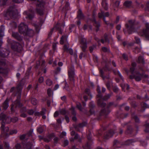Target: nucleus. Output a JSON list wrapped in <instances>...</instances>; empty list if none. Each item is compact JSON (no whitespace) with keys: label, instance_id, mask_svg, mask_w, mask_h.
<instances>
[{"label":"nucleus","instance_id":"53","mask_svg":"<svg viewBox=\"0 0 149 149\" xmlns=\"http://www.w3.org/2000/svg\"><path fill=\"white\" fill-rule=\"evenodd\" d=\"M134 51L136 53H138L140 52V49L137 47H136L135 48Z\"/></svg>","mask_w":149,"mask_h":149},{"label":"nucleus","instance_id":"62","mask_svg":"<svg viewBox=\"0 0 149 149\" xmlns=\"http://www.w3.org/2000/svg\"><path fill=\"white\" fill-rule=\"evenodd\" d=\"M85 92L88 95H89L90 93V90L89 89L86 88L85 90Z\"/></svg>","mask_w":149,"mask_h":149},{"label":"nucleus","instance_id":"39","mask_svg":"<svg viewBox=\"0 0 149 149\" xmlns=\"http://www.w3.org/2000/svg\"><path fill=\"white\" fill-rule=\"evenodd\" d=\"M102 50L104 52H108L109 51V48L105 47H103L102 48Z\"/></svg>","mask_w":149,"mask_h":149},{"label":"nucleus","instance_id":"21","mask_svg":"<svg viewBox=\"0 0 149 149\" xmlns=\"http://www.w3.org/2000/svg\"><path fill=\"white\" fill-rule=\"evenodd\" d=\"M93 21L94 22V25L96 27V31H97L99 30V27L100 26V24L96 22L95 19H94Z\"/></svg>","mask_w":149,"mask_h":149},{"label":"nucleus","instance_id":"40","mask_svg":"<svg viewBox=\"0 0 149 149\" xmlns=\"http://www.w3.org/2000/svg\"><path fill=\"white\" fill-rule=\"evenodd\" d=\"M52 83V81L49 79H47L46 81V84L47 85L51 86Z\"/></svg>","mask_w":149,"mask_h":149},{"label":"nucleus","instance_id":"46","mask_svg":"<svg viewBox=\"0 0 149 149\" xmlns=\"http://www.w3.org/2000/svg\"><path fill=\"white\" fill-rule=\"evenodd\" d=\"M120 2L119 1H117L116 2L114 5V6L115 7H118L120 4Z\"/></svg>","mask_w":149,"mask_h":149},{"label":"nucleus","instance_id":"10","mask_svg":"<svg viewBox=\"0 0 149 149\" xmlns=\"http://www.w3.org/2000/svg\"><path fill=\"white\" fill-rule=\"evenodd\" d=\"M67 52H69L70 54L72 55L73 57L74 58L75 62H77L76 60L77 58V55L76 52H74L73 53V50L72 49L70 48L68 49Z\"/></svg>","mask_w":149,"mask_h":149},{"label":"nucleus","instance_id":"49","mask_svg":"<svg viewBox=\"0 0 149 149\" xmlns=\"http://www.w3.org/2000/svg\"><path fill=\"white\" fill-rule=\"evenodd\" d=\"M13 1L16 3H22L23 0H13Z\"/></svg>","mask_w":149,"mask_h":149},{"label":"nucleus","instance_id":"30","mask_svg":"<svg viewBox=\"0 0 149 149\" xmlns=\"http://www.w3.org/2000/svg\"><path fill=\"white\" fill-rule=\"evenodd\" d=\"M108 70V68L107 67V66H106L105 67L103 68V70H100V72L101 73V75H102V77H103L104 78H105V77H103V74L104 73V70Z\"/></svg>","mask_w":149,"mask_h":149},{"label":"nucleus","instance_id":"2","mask_svg":"<svg viewBox=\"0 0 149 149\" xmlns=\"http://www.w3.org/2000/svg\"><path fill=\"white\" fill-rule=\"evenodd\" d=\"M134 21L132 20H130L128 22V24L125 25L127 29L129 34L135 31V29L134 27Z\"/></svg>","mask_w":149,"mask_h":149},{"label":"nucleus","instance_id":"26","mask_svg":"<svg viewBox=\"0 0 149 149\" xmlns=\"http://www.w3.org/2000/svg\"><path fill=\"white\" fill-rule=\"evenodd\" d=\"M99 17L100 18H101L102 17H103V20L105 22L106 24H107V22H106L105 19V18H104V12L103 11H101V13H99Z\"/></svg>","mask_w":149,"mask_h":149},{"label":"nucleus","instance_id":"48","mask_svg":"<svg viewBox=\"0 0 149 149\" xmlns=\"http://www.w3.org/2000/svg\"><path fill=\"white\" fill-rule=\"evenodd\" d=\"M86 125V123L85 122H84L79 125V126L80 127H82L85 126Z\"/></svg>","mask_w":149,"mask_h":149},{"label":"nucleus","instance_id":"34","mask_svg":"<svg viewBox=\"0 0 149 149\" xmlns=\"http://www.w3.org/2000/svg\"><path fill=\"white\" fill-rule=\"evenodd\" d=\"M69 44L68 43H66V44H65L63 47V49L64 51H65L68 52V50L69 49Z\"/></svg>","mask_w":149,"mask_h":149},{"label":"nucleus","instance_id":"54","mask_svg":"<svg viewBox=\"0 0 149 149\" xmlns=\"http://www.w3.org/2000/svg\"><path fill=\"white\" fill-rule=\"evenodd\" d=\"M77 106L78 108L81 111H82V109L81 107V105L79 103L77 104Z\"/></svg>","mask_w":149,"mask_h":149},{"label":"nucleus","instance_id":"33","mask_svg":"<svg viewBox=\"0 0 149 149\" xmlns=\"http://www.w3.org/2000/svg\"><path fill=\"white\" fill-rule=\"evenodd\" d=\"M110 112V111L109 109L106 110L105 109H103L102 111V113L106 115L108 114Z\"/></svg>","mask_w":149,"mask_h":149},{"label":"nucleus","instance_id":"55","mask_svg":"<svg viewBox=\"0 0 149 149\" xmlns=\"http://www.w3.org/2000/svg\"><path fill=\"white\" fill-rule=\"evenodd\" d=\"M59 112L60 113L63 114H64L65 113V110L64 109H60L59 110Z\"/></svg>","mask_w":149,"mask_h":149},{"label":"nucleus","instance_id":"28","mask_svg":"<svg viewBox=\"0 0 149 149\" xmlns=\"http://www.w3.org/2000/svg\"><path fill=\"white\" fill-rule=\"evenodd\" d=\"M138 61L139 63H144V60L143 57L142 56H139L138 59Z\"/></svg>","mask_w":149,"mask_h":149},{"label":"nucleus","instance_id":"5","mask_svg":"<svg viewBox=\"0 0 149 149\" xmlns=\"http://www.w3.org/2000/svg\"><path fill=\"white\" fill-rule=\"evenodd\" d=\"M28 26L24 24V23H22L19 25L18 28L19 32L20 33L24 34L26 31L27 29Z\"/></svg>","mask_w":149,"mask_h":149},{"label":"nucleus","instance_id":"19","mask_svg":"<svg viewBox=\"0 0 149 149\" xmlns=\"http://www.w3.org/2000/svg\"><path fill=\"white\" fill-rule=\"evenodd\" d=\"M4 26L3 25H2L0 27V36L2 37L4 36Z\"/></svg>","mask_w":149,"mask_h":149},{"label":"nucleus","instance_id":"11","mask_svg":"<svg viewBox=\"0 0 149 149\" xmlns=\"http://www.w3.org/2000/svg\"><path fill=\"white\" fill-rule=\"evenodd\" d=\"M68 36L67 35H63L61 38L60 43L61 44L67 43Z\"/></svg>","mask_w":149,"mask_h":149},{"label":"nucleus","instance_id":"42","mask_svg":"<svg viewBox=\"0 0 149 149\" xmlns=\"http://www.w3.org/2000/svg\"><path fill=\"white\" fill-rule=\"evenodd\" d=\"M146 129L145 130V131L146 132H148L149 131V124L147 123L145 125Z\"/></svg>","mask_w":149,"mask_h":149},{"label":"nucleus","instance_id":"24","mask_svg":"<svg viewBox=\"0 0 149 149\" xmlns=\"http://www.w3.org/2000/svg\"><path fill=\"white\" fill-rule=\"evenodd\" d=\"M1 129L2 130L3 132H7L8 130V127H5L4 124L2 123V126L1 127Z\"/></svg>","mask_w":149,"mask_h":149},{"label":"nucleus","instance_id":"51","mask_svg":"<svg viewBox=\"0 0 149 149\" xmlns=\"http://www.w3.org/2000/svg\"><path fill=\"white\" fill-rule=\"evenodd\" d=\"M113 90L114 92H117L119 90L118 88L116 86H114L113 87Z\"/></svg>","mask_w":149,"mask_h":149},{"label":"nucleus","instance_id":"4","mask_svg":"<svg viewBox=\"0 0 149 149\" xmlns=\"http://www.w3.org/2000/svg\"><path fill=\"white\" fill-rule=\"evenodd\" d=\"M24 14L25 15L26 18H28L30 19H31L34 17V12L31 10L25 11L24 13Z\"/></svg>","mask_w":149,"mask_h":149},{"label":"nucleus","instance_id":"1","mask_svg":"<svg viewBox=\"0 0 149 149\" xmlns=\"http://www.w3.org/2000/svg\"><path fill=\"white\" fill-rule=\"evenodd\" d=\"M18 11L15 7H10L6 11L5 16L6 17L12 18L17 15Z\"/></svg>","mask_w":149,"mask_h":149},{"label":"nucleus","instance_id":"8","mask_svg":"<svg viewBox=\"0 0 149 149\" xmlns=\"http://www.w3.org/2000/svg\"><path fill=\"white\" fill-rule=\"evenodd\" d=\"M142 77L143 76L139 73H137L135 76L132 75L130 76V79H132L134 78L135 80L137 81H140Z\"/></svg>","mask_w":149,"mask_h":149},{"label":"nucleus","instance_id":"14","mask_svg":"<svg viewBox=\"0 0 149 149\" xmlns=\"http://www.w3.org/2000/svg\"><path fill=\"white\" fill-rule=\"evenodd\" d=\"M12 35L13 37L19 40L20 41L22 40L21 37L17 32H13Z\"/></svg>","mask_w":149,"mask_h":149},{"label":"nucleus","instance_id":"12","mask_svg":"<svg viewBox=\"0 0 149 149\" xmlns=\"http://www.w3.org/2000/svg\"><path fill=\"white\" fill-rule=\"evenodd\" d=\"M22 145L23 146V149H32V145L30 143H28L25 144L22 143Z\"/></svg>","mask_w":149,"mask_h":149},{"label":"nucleus","instance_id":"56","mask_svg":"<svg viewBox=\"0 0 149 149\" xmlns=\"http://www.w3.org/2000/svg\"><path fill=\"white\" fill-rule=\"evenodd\" d=\"M135 39L136 42L137 43H139L140 42V40L139 38L136 37H135Z\"/></svg>","mask_w":149,"mask_h":149},{"label":"nucleus","instance_id":"13","mask_svg":"<svg viewBox=\"0 0 149 149\" xmlns=\"http://www.w3.org/2000/svg\"><path fill=\"white\" fill-rule=\"evenodd\" d=\"M34 33V32L33 30L31 29H29L28 28L24 34H26L30 36H31L33 35Z\"/></svg>","mask_w":149,"mask_h":149},{"label":"nucleus","instance_id":"61","mask_svg":"<svg viewBox=\"0 0 149 149\" xmlns=\"http://www.w3.org/2000/svg\"><path fill=\"white\" fill-rule=\"evenodd\" d=\"M38 80L40 83H42L44 81V78L42 77H41L39 78Z\"/></svg>","mask_w":149,"mask_h":149},{"label":"nucleus","instance_id":"18","mask_svg":"<svg viewBox=\"0 0 149 149\" xmlns=\"http://www.w3.org/2000/svg\"><path fill=\"white\" fill-rule=\"evenodd\" d=\"M14 104V106L16 107H21L22 106V104L20 103L19 99H18L16 101H15Z\"/></svg>","mask_w":149,"mask_h":149},{"label":"nucleus","instance_id":"29","mask_svg":"<svg viewBox=\"0 0 149 149\" xmlns=\"http://www.w3.org/2000/svg\"><path fill=\"white\" fill-rule=\"evenodd\" d=\"M112 85V83L110 81H108L106 84L107 87L108 89L110 90L111 86Z\"/></svg>","mask_w":149,"mask_h":149},{"label":"nucleus","instance_id":"57","mask_svg":"<svg viewBox=\"0 0 149 149\" xmlns=\"http://www.w3.org/2000/svg\"><path fill=\"white\" fill-rule=\"evenodd\" d=\"M124 86H121L123 89L124 88H126V89H127L128 90V89H129V86L127 84H125L124 85Z\"/></svg>","mask_w":149,"mask_h":149},{"label":"nucleus","instance_id":"52","mask_svg":"<svg viewBox=\"0 0 149 149\" xmlns=\"http://www.w3.org/2000/svg\"><path fill=\"white\" fill-rule=\"evenodd\" d=\"M46 109L45 108H42V111L40 112V114L41 115H44L45 113Z\"/></svg>","mask_w":149,"mask_h":149},{"label":"nucleus","instance_id":"3","mask_svg":"<svg viewBox=\"0 0 149 149\" xmlns=\"http://www.w3.org/2000/svg\"><path fill=\"white\" fill-rule=\"evenodd\" d=\"M146 29L143 30L142 32L140 33V35L141 36H144L147 39L149 40V35L148 33L149 32V26L148 23L146 24Z\"/></svg>","mask_w":149,"mask_h":149},{"label":"nucleus","instance_id":"7","mask_svg":"<svg viewBox=\"0 0 149 149\" xmlns=\"http://www.w3.org/2000/svg\"><path fill=\"white\" fill-rule=\"evenodd\" d=\"M81 47L82 50L85 52L87 48L86 40L84 38H82L81 41Z\"/></svg>","mask_w":149,"mask_h":149},{"label":"nucleus","instance_id":"59","mask_svg":"<svg viewBox=\"0 0 149 149\" xmlns=\"http://www.w3.org/2000/svg\"><path fill=\"white\" fill-rule=\"evenodd\" d=\"M17 132V130H12L10 132V134H16Z\"/></svg>","mask_w":149,"mask_h":149},{"label":"nucleus","instance_id":"58","mask_svg":"<svg viewBox=\"0 0 149 149\" xmlns=\"http://www.w3.org/2000/svg\"><path fill=\"white\" fill-rule=\"evenodd\" d=\"M68 141L67 140H65L64 141L63 145L64 146H66L68 145Z\"/></svg>","mask_w":149,"mask_h":149},{"label":"nucleus","instance_id":"9","mask_svg":"<svg viewBox=\"0 0 149 149\" xmlns=\"http://www.w3.org/2000/svg\"><path fill=\"white\" fill-rule=\"evenodd\" d=\"M3 65V63L0 62V73L3 75H6L8 73V70L6 68H3L1 67Z\"/></svg>","mask_w":149,"mask_h":149},{"label":"nucleus","instance_id":"45","mask_svg":"<svg viewBox=\"0 0 149 149\" xmlns=\"http://www.w3.org/2000/svg\"><path fill=\"white\" fill-rule=\"evenodd\" d=\"M18 120V118L17 117H14L11 118V121L13 123H15Z\"/></svg>","mask_w":149,"mask_h":149},{"label":"nucleus","instance_id":"35","mask_svg":"<svg viewBox=\"0 0 149 149\" xmlns=\"http://www.w3.org/2000/svg\"><path fill=\"white\" fill-rule=\"evenodd\" d=\"M15 148L16 149H20L21 148H23V146L22 145V144H20L17 143L15 145Z\"/></svg>","mask_w":149,"mask_h":149},{"label":"nucleus","instance_id":"37","mask_svg":"<svg viewBox=\"0 0 149 149\" xmlns=\"http://www.w3.org/2000/svg\"><path fill=\"white\" fill-rule=\"evenodd\" d=\"M7 0H0V6L5 5Z\"/></svg>","mask_w":149,"mask_h":149},{"label":"nucleus","instance_id":"64","mask_svg":"<svg viewBox=\"0 0 149 149\" xmlns=\"http://www.w3.org/2000/svg\"><path fill=\"white\" fill-rule=\"evenodd\" d=\"M123 58L125 60H128L127 56L125 54H123Z\"/></svg>","mask_w":149,"mask_h":149},{"label":"nucleus","instance_id":"17","mask_svg":"<svg viewBox=\"0 0 149 149\" xmlns=\"http://www.w3.org/2000/svg\"><path fill=\"white\" fill-rule=\"evenodd\" d=\"M43 22H40V23H38L36 24H35L34 26L36 28V30L37 32H38L40 29V28Z\"/></svg>","mask_w":149,"mask_h":149},{"label":"nucleus","instance_id":"50","mask_svg":"<svg viewBox=\"0 0 149 149\" xmlns=\"http://www.w3.org/2000/svg\"><path fill=\"white\" fill-rule=\"evenodd\" d=\"M95 48V46L94 45H93L89 47L90 51L91 52H92L93 50Z\"/></svg>","mask_w":149,"mask_h":149},{"label":"nucleus","instance_id":"16","mask_svg":"<svg viewBox=\"0 0 149 149\" xmlns=\"http://www.w3.org/2000/svg\"><path fill=\"white\" fill-rule=\"evenodd\" d=\"M114 134V132L113 130H111L109 132L106 134L104 136V138L106 139H109L110 137H111Z\"/></svg>","mask_w":149,"mask_h":149},{"label":"nucleus","instance_id":"23","mask_svg":"<svg viewBox=\"0 0 149 149\" xmlns=\"http://www.w3.org/2000/svg\"><path fill=\"white\" fill-rule=\"evenodd\" d=\"M8 26L10 27L13 28H16L17 27V24L15 22H13L10 23Z\"/></svg>","mask_w":149,"mask_h":149},{"label":"nucleus","instance_id":"31","mask_svg":"<svg viewBox=\"0 0 149 149\" xmlns=\"http://www.w3.org/2000/svg\"><path fill=\"white\" fill-rule=\"evenodd\" d=\"M52 134H50L49 136L48 137L49 139L45 138L44 139V141L45 142H49L50 141V140L52 139Z\"/></svg>","mask_w":149,"mask_h":149},{"label":"nucleus","instance_id":"47","mask_svg":"<svg viewBox=\"0 0 149 149\" xmlns=\"http://www.w3.org/2000/svg\"><path fill=\"white\" fill-rule=\"evenodd\" d=\"M34 112V111L32 109L29 110L27 111L28 113L30 115H32Z\"/></svg>","mask_w":149,"mask_h":149},{"label":"nucleus","instance_id":"60","mask_svg":"<svg viewBox=\"0 0 149 149\" xmlns=\"http://www.w3.org/2000/svg\"><path fill=\"white\" fill-rule=\"evenodd\" d=\"M60 113L59 111H56L54 113V117H57V116H58V115H59V114Z\"/></svg>","mask_w":149,"mask_h":149},{"label":"nucleus","instance_id":"36","mask_svg":"<svg viewBox=\"0 0 149 149\" xmlns=\"http://www.w3.org/2000/svg\"><path fill=\"white\" fill-rule=\"evenodd\" d=\"M47 93L49 96H51L52 95L53 92L51 89L49 88L47 89Z\"/></svg>","mask_w":149,"mask_h":149},{"label":"nucleus","instance_id":"63","mask_svg":"<svg viewBox=\"0 0 149 149\" xmlns=\"http://www.w3.org/2000/svg\"><path fill=\"white\" fill-rule=\"evenodd\" d=\"M26 135L25 134H23L20 135V139L22 140L24 139L25 138Z\"/></svg>","mask_w":149,"mask_h":149},{"label":"nucleus","instance_id":"22","mask_svg":"<svg viewBox=\"0 0 149 149\" xmlns=\"http://www.w3.org/2000/svg\"><path fill=\"white\" fill-rule=\"evenodd\" d=\"M105 0H102V5L103 7L104 8V9L107 10L108 8V5L107 3L105 2Z\"/></svg>","mask_w":149,"mask_h":149},{"label":"nucleus","instance_id":"25","mask_svg":"<svg viewBox=\"0 0 149 149\" xmlns=\"http://www.w3.org/2000/svg\"><path fill=\"white\" fill-rule=\"evenodd\" d=\"M84 16L82 14L81 11L80 10H79L77 15L78 18L79 19H82L84 18Z\"/></svg>","mask_w":149,"mask_h":149},{"label":"nucleus","instance_id":"43","mask_svg":"<svg viewBox=\"0 0 149 149\" xmlns=\"http://www.w3.org/2000/svg\"><path fill=\"white\" fill-rule=\"evenodd\" d=\"M37 130L38 132L39 133H42L44 131V130L42 127H39L37 129Z\"/></svg>","mask_w":149,"mask_h":149},{"label":"nucleus","instance_id":"32","mask_svg":"<svg viewBox=\"0 0 149 149\" xmlns=\"http://www.w3.org/2000/svg\"><path fill=\"white\" fill-rule=\"evenodd\" d=\"M97 91L99 93L97 95V97L99 98H101V97L102 96L100 94V88L99 86H98L97 87Z\"/></svg>","mask_w":149,"mask_h":149},{"label":"nucleus","instance_id":"6","mask_svg":"<svg viewBox=\"0 0 149 149\" xmlns=\"http://www.w3.org/2000/svg\"><path fill=\"white\" fill-rule=\"evenodd\" d=\"M68 74L70 79L71 80H73L75 76V74L74 67L73 66H71L69 68L68 70Z\"/></svg>","mask_w":149,"mask_h":149},{"label":"nucleus","instance_id":"38","mask_svg":"<svg viewBox=\"0 0 149 149\" xmlns=\"http://www.w3.org/2000/svg\"><path fill=\"white\" fill-rule=\"evenodd\" d=\"M100 99H99L98 100V104L100 106L102 107H104L106 105V104L105 103H104V102L103 103H101L100 102Z\"/></svg>","mask_w":149,"mask_h":149},{"label":"nucleus","instance_id":"44","mask_svg":"<svg viewBox=\"0 0 149 149\" xmlns=\"http://www.w3.org/2000/svg\"><path fill=\"white\" fill-rule=\"evenodd\" d=\"M112 93H111L110 94H108L107 95L105 96L104 97V100H106L109 98L112 95Z\"/></svg>","mask_w":149,"mask_h":149},{"label":"nucleus","instance_id":"41","mask_svg":"<svg viewBox=\"0 0 149 149\" xmlns=\"http://www.w3.org/2000/svg\"><path fill=\"white\" fill-rule=\"evenodd\" d=\"M60 26V28H63L64 27L65 25L63 24L61 25L59 23H57L56 27L57 28L59 29L60 28L58 26Z\"/></svg>","mask_w":149,"mask_h":149},{"label":"nucleus","instance_id":"27","mask_svg":"<svg viewBox=\"0 0 149 149\" xmlns=\"http://www.w3.org/2000/svg\"><path fill=\"white\" fill-rule=\"evenodd\" d=\"M31 103L33 105H36L37 103V101L36 98H33L31 99Z\"/></svg>","mask_w":149,"mask_h":149},{"label":"nucleus","instance_id":"20","mask_svg":"<svg viewBox=\"0 0 149 149\" xmlns=\"http://www.w3.org/2000/svg\"><path fill=\"white\" fill-rule=\"evenodd\" d=\"M132 2L131 1H127L125 2L124 5L126 7H129L131 5Z\"/></svg>","mask_w":149,"mask_h":149},{"label":"nucleus","instance_id":"15","mask_svg":"<svg viewBox=\"0 0 149 149\" xmlns=\"http://www.w3.org/2000/svg\"><path fill=\"white\" fill-rule=\"evenodd\" d=\"M9 106L8 100L7 99L3 103L2 107L4 109L6 110Z\"/></svg>","mask_w":149,"mask_h":149}]
</instances>
